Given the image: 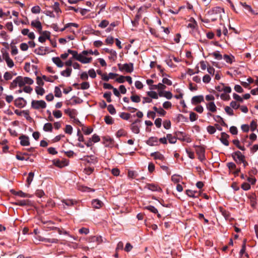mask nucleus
<instances>
[{"instance_id":"1","label":"nucleus","mask_w":258,"mask_h":258,"mask_svg":"<svg viewBox=\"0 0 258 258\" xmlns=\"http://www.w3.org/2000/svg\"><path fill=\"white\" fill-rule=\"evenodd\" d=\"M174 135L176 136L177 140L181 141H185L187 143H190L192 141L189 136L185 132L176 131L174 133Z\"/></svg>"},{"instance_id":"2","label":"nucleus","mask_w":258,"mask_h":258,"mask_svg":"<svg viewBox=\"0 0 258 258\" xmlns=\"http://www.w3.org/2000/svg\"><path fill=\"white\" fill-rule=\"evenodd\" d=\"M234 161L238 164H241V162L243 161V160L245 158V157L242 153L239 151H237L231 154Z\"/></svg>"},{"instance_id":"3","label":"nucleus","mask_w":258,"mask_h":258,"mask_svg":"<svg viewBox=\"0 0 258 258\" xmlns=\"http://www.w3.org/2000/svg\"><path fill=\"white\" fill-rule=\"evenodd\" d=\"M31 107L35 109H44L46 107L45 102L42 100H32L31 102Z\"/></svg>"},{"instance_id":"4","label":"nucleus","mask_w":258,"mask_h":258,"mask_svg":"<svg viewBox=\"0 0 258 258\" xmlns=\"http://www.w3.org/2000/svg\"><path fill=\"white\" fill-rule=\"evenodd\" d=\"M140 122L141 120L137 119L131 124V129L135 134H139L140 133Z\"/></svg>"},{"instance_id":"5","label":"nucleus","mask_w":258,"mask_h":258,"mask_svg":"<svg viewBox=\"0 0 258 258\" xmlns=\"http://www.w3.org/2000/svg\"><path fill=\"white\" fill-rule=\"evenodd\" d=\"M76 59L83 63H89L91 62V61L92 59V57H87L84 56L83 55H82V53H80V54L78 53Z\"/></svg>"},{"instance_id":"6","label":"nucleus","mask_w":258,"mask_h":258,"mask_svg":"<svg viewBox=\"0 0 258 258\" xmlns=\"http://www.w3.org/2000/svg\"><path fill=\"white\" fill-rule=\"evenodd\" d=\"M224 13V10L220 7H215L208 12V14L209 15H213L215 14H220L221 12Z\"/></svg>"},{"instance_id":"7","label":"nucleus","mask_w":258,"mask_h":258,"mask_svg":"<svg viewBox=\"0 0 258 258\" xmlns=\"http://www.w3.org/2000/svg\"><path fill=\"white\" fill-rule=\"evenodd\" d=\"M146 143L150 146L158 145V139L156 137H151L146 141Z\"/></svg>"},{"instance_id":"8","label":"nucleus","mask_w":258,"mask_h":258,"mask_svg":"<svg viewBox=\"0 0 258 258\" xmlns=\"http://www.w3.org/2000/svg\"><path fill=\"white\" fill-rule=\"evenodd\" d=\"M19 78L22 84V86H24L25 84L32 85L33 84V80L29 77H23L19 76Z\"/></svg>"},{"instance_id":"9","label":"nucleus","mask_w":258,"mask_h":258,"mask_svg":"<svg viewBox=\"0 0 258 258\" xmlns=\"http://www.w3.org/2000/svg\"><path fill=\"white\" fill-rule=\"evenodd\" d=\"M229 138V136L225 132H222L221 134V138L220 140L221 142L225 146H228L229 143L228 141V139Z\"/></svg>"},{"instance_id":"10","label":"nucleus","mask_w":258,"mask_h":258,"mask_svg":"<svg viewBox=\"0 0 258 258\" xmlns=\"http://www.w3.org/2000/svg\"><path fill=\"white\" fill-rule=\"evenodd\" d=\"M26 103V100L22 97H19L15 100V105L17 107L22 108Z\"/></svg>"},{"instance_id":"11","label":"nucleus","mask_w":258,"mask_h":258,"mask_svg":"<svg viewBox=\"0 0 258 258\" xmlns=\"http://www.w3.org/2000/svg\"><path fill=\"white\" fill-rule=\"evenodd\" d=\"M11 192L15 196H18L21 198H32L33 195L25 193L21 190L16 191L14 190H12Z\"/></svg>"},{"instance_id":"12","label":"nucleus","mask_w":258,"mask_h":258,"mask_svg":"<svg viewBox=\"0 0 258 258\" xmlns=\"http://www.w3.org/2000/svg\"><path fill=\"white\" fill-rule=\"evenodd\" d=\"M146 188H148L149 190H152L153 191H161L162 189L158 186L157 185L153 184V183H148L146 185Z\"/></svg>"},{"instance_id":"13","label":"nucleus","mask_w":258,"mask_h":258,"mask_svg":"<svg viewBox=\"0 0 258 258\" xmlns=\"http://www.w3.org/2000/svg\"><path fill=\"white\" fill-rule=\"evenodd\" d=\"M20 140V144L23 146H27L30 145L28 137L22 135L19 137Z\"/></svg>"},{"instance_id":"14","label":"nucleus","mask_w":258,"mask_h":258,"mask_svg":"<svg viewBox=\"0 0 258 258\" xmlns=\"http://www.w3.org/2000/svg\"><path fill=\"white\" fill-rule=\"evenodd\" d=\"M204 101V97L203 95H198L194 96L191 99V103L196 105L201 103Z\"/></svg>"},{"instance_id":"15","label":"nucleus","mask_w":258,"mask_h":258,"mask_svg":"<svg viewBox=\"0 0 258 258\" xmlns=\"http://www.w3.org/2000/svg\"><path fill=\"white\" fill-rule=\"evenodd\" d=\"M64 112L65 113L67 114L72 119L75 118L78 113L76 109L70 108L65 109Z\"/></svg>"},{"instance_id":"16","label":"nucleus","mask_w":258,"mask_h":258,"mask_svg":"<svg viewBox=\"0 0 258 258\" xmlns=\"http://www.w3.org/2000/svg\"><path fill=\"white\" fill-rule=\"evenodd\" d=\"M21 81L19 78V76L17 77L13 81V82L11 83L10 85V89H14L18 85L20 87H22V84L21 83Z\"/></svg>"},{"instance_id":"17","label":"nucleus","mask_w":258,"mask_h":258,"mask_svg":"<svg viewBox=\"0 0 258 258\" xmlns=\"http://www.w3.org/2000/svg\"><path fill=\"white\" fill-rule=\"evenodd\" d=\"M150 155L155 160L159 159L161 161H163L165 159L164 155L158 151L152 153Z\"/></svg>"},{"instance_id":"18","label":"nucleus","mask_w":258,"mask_h":258,"mask_svg":"<svg viewBox=\"0 0 258 258\" xmlns=\"http://www.w3.org/2000/svg\"><path fill=\"white\" fill-rule=\"evenodd\" d=\"M194 147L196 148V152L198 155L205 154V148L204 146L194 145Z\"/></svg>"},{"instance_id":"19","label":"nucleus","mask_w":258,"mask_h":258,"mask_svg":"<svg viewBox=\"0 0 258 258\" xmlns=\"http://www.w3.org/2000/svg\"><path fill=\"white\" fill-rule=\"evenodd\" d=\"M15 204L17 206H30L31 205V201L29 200H18Z\"/></svg>"},{"instance_id":"20","label":"nucleus","mask_w":258,"mask_h":258,"mask_svg":"<svg viewBox=\"0 0 258 258\" xmlns=\"http://www.w3.org/2000/svg\"><path fill=\"white\" fill-rule=\"evenodd\" d=\"M92 205L95 209H99L102 206L103 203L100 200L95 199L92 201Z\"/></svg>"},{"instance_id":"21","label":"nucleus","mask_w":258,"mask_h":258,"mask_svg":"<svg viewBox=\"0 0 258 258\" xmlns=\"http://www.w3.org/2000/svg\"><path fill=\"white\" fill-rule=\"evenodd\" d=\"M223 58L226 62L230 64H231L235 60V57L232 55L224 54Z\"/></svg>"},{"instance_id":"22","label":"nucleus","mask_w":258,"mask_h":258,"mask_svg":"<svg viewBox=\"0 0 258 258\" xmlns=\"http://www.w3.org/2000/svg\"><path fill=\"white\" fill-rule=\"evenodd\" d=\"M61 202L67 206H72L77 204V201L72 199H63Z\"/></svg>"},{"instance_id":"23","label":"nucleus","mask_w":258,"mask_h":258,"mask_svg":"<svg viewBox=\"0 0 258 258\" xmlns=\"http://www.w3.org/2000/svg\"><path fill=\"white\" fill-rule=\"evenodd\" d=\"M207 108L211 112H215L216 111L217 107L214 102H210L207 104Z\"/></svg>"},{"instance_id":"24","label":"nucleus","mask_w":258,"mask_h":258,"mask_svg":"<svg viewBox=\"0 0 258 258\" xmlns=\"http://www.w3.org/2000/svg\"><path fill=\"white\" fill-rule=\"evenodd\" d=\"M249 198L250 202V206L253 208H255L256 207V205L257 204L256 198L255 195L252 194V195L249 196Z\"/></svg>"},{"instance_id":"25","label":"nucleus","mask_w":258,"mask_h":258,"mask_svg":"<svg viewBox=\"0 0 258 258\" xmlns=\"http://www.w3.org/2000/svg\"><path fill=\"white\" fill-rule=\"evenodd\" d=\"M52 61L59 68H61L63 66V63L61 60L60 58L58 57H53Z\"/></svg>"},{"instance_id":"26","label":"nucleus","mask_w":258,"mask_h":258,"mask_svg":"<svg viewBox=\"0 0 258 258\" xmlns=\"http://www.w3.org/2000/svg\"><path fill=\"white\" fill-rule=\"evenodd\" d=\"M124 70L127 73H131L134 70V66L133 63H125L123 64Z\"/></svg>"},{"instance_id":"27","label":"nucleus","mask_w":258,"mask_h":258,"mask_svg":"<svg viewBox=\"0 0 258 258\" xmlns=\"http://www.w3.org/2000/svg\"><path fill=\"white\" fill-rule=\"evenodd\" d=\"M31 25L32 26L37 28L39 31H41L42 25L41 22L39 21H33L31 22Z\"/></svg>"},{"instance_id":"28","label":"nucleus","mask_w":258,"mask_h":258,"mask_svg":"<svg viewBox=\"0 0 258 258\" xmlns=\"http://www.w3.org/2000/svg\"><path fill=\"white\" fill-rule=\"evenodd\" d=\"M72 102H70L69 103H68V104L70 105H74L76 104H80L83 102V100L80 99V98L76 97V96H73L72 98Z\"/></svg>"},{"instance_id":"29","label":"nucleus","mask_w":258,"mask_h":258,"mask_svg":"<svg viewBox=\"0 0 258 258\" xmlns=\"http://www.w3.org/2000/svg\"><path fill=\"white\" fill-rule=\"evenodd\" d=\"M118 75L117 74L114 73V81L117 82L119 83H123L125 81V76H119L118 78H115V77L118 76Z\"/></svg>"},{"instance_id":"30","label":"nucleus","mask_w":258,"mask_h":258,"mask_svg":"<svg viewBox=\"0 0 258 258\" xmlns=\"http://www.w3.org/2000/svg\"><path fill=\"white\" fill-rule=\"evenodd\" d=\"M166 137L170 144H175L176 142L177 138L175 135L173 136L171 134H167Z\"/></svg>"},{"instance_id":"31","label":"nucleus","mask_w":258,"mask_h":258,"mask_svg":"<svg viewBox=\"0 0 258 258\" xmlns=\"http://www.w3.org/2000/svg\"><path fill=\"white\" fill-rule=\"evenodd\" d=\"M72 70L70 68H68L66 70L61 72V75L63 76L69 77L71 76Z\"/></svg>"},{"instance_id":"32","label":"nucleus","mask_w":258,"mask_h":258,"mask_svg":"<svg viewBox=\"0 0 258 258\" xmlns=\"http://www.w3.org/2000/svg\"><path fill=\"white\" fill-rule=\"evenodd\" d=\"M34 176V174L33 172H29L27 178V187H29L31 182L33 179V177Z\"/></svg>"},{"instance_id":"33","label":"nucleus","mask_w":258,"mask_h":258,"mask_svg":"<svg viewBox=\"0 0 258 258\" xmlns=\"http://www.w3.org/2000/svg\"><path fill=\"white\" fill-rule=\"evenodd\" d=\"M240 5H241L246 10L251 13V14H254V12L252 10V8L250 6L247 5L245 3H240Z\"/></svg>"},{"instance_id":"34","label":"nucleus","mask_w":258,"mask_h":258,"mask_svg":"<svg viewBox=\"0 0 258 258\" xmlns=\"http://www.w3.org/2000/svg\"><path fill=\"white\" fill-rule=\"evenodd\" d=\"M82 130L84 134L87 135H90L93 132L92 128L90 127H86L84 125L82 126Z\"/></svg>"},{"instance_id":"35","label":"nucleus","mask_w":258,"mask_h":258,"mask_svg":"<svg viewBox=\"0 0 258 258\" xmlns=\"http://www.w3.org/2000/svg\"><path fill=\"white\" fill-rule=\"evenodd\" d=\"M52 125L51 123H46L43 126V130L45 132H52Z\"/></svg>"},{"instance_id":"36","label":"nucleus","mask_w":258,"mask_h":258,"mask_svg":"<svg viewBox=\"0 0 258 258\" xmlns=\"http://www.w3.org/2000/svg\"><path fill=\"white\" fill-rule=\"evenodd\" d=\"M147 95L150 97L151 99H157L158 98V95L157 93L153 91H148L147 92Z\"/></svg>"},{"instance_id":"37","label":"nucleus","mask_w":258,"mask_h":258,"mask_svg":"<svg viewBox=\"0 0 258 258\" xmlns=\"http://www.w3.org/2000/svg\"><path fill=\"white\" fill-rule=\"evenodd\" d=\"M144 208L145 209H147L153 213H158V210L153 206L149 205L145 207Z\"/></svg>"},{"instance_id":"38","label":"nucleus","mask_w":258,"mask_h":258,"mask_svg":"<svg viewBox=\"0 0 258 258\" xmlns=\"http://www.w3.org/2000/svg\"><path fill=\"white\" fill-rule=\"evenodd\" d=\"M197 192L196 191H194L190 189H187L185 191L186 194L189 197H191L193 198H196L198 196H195V194Z\"/></svg>"},{"instance_id":"39","label":"nucleus","mask_w":258,"mask_h":258,"mask_svg":"<svg viewBox=\"0 0 258 258\" xmlns=\"http://www.w3.org/2000/svg\"><path fill=\"white\" fill-rule=\"evenodd\" d=\"M131 115L129 113H126V112H121L119 114L120 117H121L122 119L127 120L130 118Z\"/></svg>"},{"instance_id":"40","label":"nucleus","mask_w":258,"mask_h":258,"mask_svg":"<svg viewBox=\"0 0 258 258\" xmlns=\"http://www.w3.org/2000/svg\"><path fill=\"white\" fill-rule=\"evenodd\" d=\"M127 134V133L123 129H120L117 131L116 133V136L117 138H120L122 136H125Z\"/></svg>"},{"instance_id":"41","label":"nucleus","mask_w":258,"mask_h":258,"mask_svg":"<svg viewBox=\"0 0 258 258\" xmlns=\"http://www.w3.org/2000/svg\"><path fill=\"white\" fill-rule=\"evenodd\" d=\"M70 26H73V27L78 28L79 27V25L77 24L74 23H68V24H66V25L64 26V27L63 28L60 29V31H61V32L63 31L65 29L69 28Z\"/></svg>"},{"instance_id":"42","label":"nucleus","mask_w":258,"mask_h":258,"mask_svg":"<svg viewBox=\"0 0 258 258\" xmlns=\"http://www.w3.org/2000/svg\"><path fill=\"white\" fill-rule=\"evenodd\" d=\"M131 100L132 101L135 103H139L141 101V98L140 97L139 95H132L131 96Z\"/></svg>"},{"instance_id":"43","label":"nucleus","mask_w":258,"mask_h":258,"mask_svg":"<svg viewBox=\"0 0 258 258\" xmlns=\"http://www.w3.org/2000/svg\"><path fill=\"white\" fill-rule=\"evenodd\" d=\"M157 68L159 70V71L160 72V75L162 77H169L168 75H167V74L164 73V69L162 68L161 65L157 64Z\"/></svg>"},{"instance_id":"44","label":"nucleus","mask_w":258,"mask_h":258,"mask_svg":"<svg viewBox=\"0 0 258 258\" xmlns=\"http://www.w3.org/2000/svg\"><path fill=\"white\" fill-rule=\"evenodd\" d=\"M207 130L209 134L211 135L214 134L216 131L215 127L212 125L208 126L207 127Z\"/></svg>"},{"instance_id":"45","label":"nucleus","mask_w":258,"mask_h":258,"mask_svg":"<svg viewBox=\"0 0 258 258\" xmlns=\"http://www.w3.org/2000/svg\"><path fill=\"white\" fill-rule=\"evenodd\" d=\"M211 55L215 57L218 60H221L223 58L222 55L219 53V51H217L213 52Z\"/></svg>"},{"instance_id":"46","label":"nucleus","mask_w":258,"mask_h":258,"mask_svg":"<svg viewBox=\"0 0 258 258\" xmlns=\"http://www.w3.org/2000/svg\"><path fill=\"white\" fill-rule=\"evenodd\" d=\"M109 79H113V73H110L109 76L104 74L102 75V79L105 81H108Z\"/></svg>"},{"instance_id":"47","label":"nucleus","mask_w":258,"mask_h":258,"mask_svg":"<svg viewBox=\"0 0 258 258\" xmlns=\"http://www.w3.org/2000/svg\"><path fill=\"white\" fill-rule=\"evenodd\" d=\"M111 92H107L104 94L103 97L105 98L108 102H111Z\"/></svg>"},{"instance_id":"48","label":"nucleus","mask_w":258,"mask_h":258,"mask_svg":"<svg viewBox=\"0 0 258 258\" xmlns=\"http://www.w3.org/2000/svg\"><path fill=\"white\" fill-rule=\"evenodd\" d=\"M221 212L222 213V215L225 217V218L226 220L229 219L230 217V214L228 211H226V210L222 209L221 210Z\"/></svg>"},{"instance_id":"49","label":"nucleus","mask_w":258,"mask_h":258,"mask_svg":"<svg viewBox=\"0 0 258 258\" xmlns=\"http://www.w3.org/2000/svg\"><path fill=\"white\" fill-rule=\"evenodd\" d=\"M52 8L54 10V11L56 13H61V10L59 8V4L57 2H55L53 6H52Z\"/></svg>"},{"instance_id":"50","label":"nucleus","mask_w":258,"mask_h":258,"mask_svg":"<svg viewBox=\"0 0 258 258\" xmlns=\"http://www.w3.org/2000/svg\"><path fill=\"white\" fill-rule=\"evenodd\" d=\"M198 118V115L194 112H190L189 114V119L191 121H194L196 120Z\"/></svg>"},{"instance_id":"51","label":"nucleus","mask_w":258,"mask_h":258,"mask_svg":"<svg viewBox=\"0 0 258 258\" xmlns=\"http://www.w3.org/2000/svg\"><path fill=\"white\" fill-rule=\"evenodd\" d=\"M35 91L38 95H43L45 92L44 89L42 87H36Z\"/></svg>"},{"instance_id":"52","label":"nucleus","mask_w":258,"mask_h":258,"mask_svg":"<svg viewBox=\"0 0 258 258\" xmlns=\"http://www.w3.org/2000/svg\"><path fill=\"white\" fill-rule=\"evenodd\" d=\"M54 95L56 97H60L61 96V91L58 87H55L54 89Z\"/></svg>"},{"instance_id":"53","label":"nucleus","mask_w":258,"mask_h":258,"mask_svg":"<svg viewBox=\"0 0 258 258\" xmlns=\"http://www.w3.org/2000/svg\"><path fill=\"white\" fill-rule=\"evenodd\" d=\"M41 9L39 6H36L32 8L31 12L33 14H39L40 12Z\"/></svg>"},{"instance_id":"54","label":"nucleus","mask_w":258,"mask_h":258,"mask_svg":"<svg viewBox=\"0 0 258 258\" xmlns=\"http://www.w3.org/2000/svg\"><path fill=\"white\" fill-rule=\"evenodd\" d=\"M225 111L228 115L230 116H232L234 115L233 109L228 106L225 107Z\"/></svg>"},{"instance_id":"55","label":"nucleus","mask_w":258,"mask_h":258,"mask_svg":"<svg viewBox=\"0 0 258 258\" xmlns=\"http://www.w3.org/2000/svg\"><path fill=\"white\" fill-rule=\"evenodd\" d=\"M163 126L166 129L168 130L171 127V121L169 120H165L163 121Z\"/></svg>"},{"instance_id":"56","label":"nucleus","mask_w":258,"mask_h":258,"mask_svg":"<svg viewBox=\"0 0 258 258\" xmlns=\"http://www.w3.org/2000/svg\"><path fill=\"white\" fill-rule=\"evenodd\" d=\"M137 175L138 174L136 173L134 171L129 170L128 171L127 176L129 178L133 179L136 178Z\"/></svg>"},{"instance_id":"57","label":"nucleus","mask_w":258,"mask_h":258,"mask_svg":"<svg viewBox=\"0 0 258 258\" xmlns=\"http://www.w3.org/2000/svg\"><path fill=\"white\" fill-rule=\"evenodd\" d=\"M233 98L237 101H238L239 102H243V100L242 97H241L239 95L237 94L236 93H233Z\"/></svg>"},{"instance_id":"58","label":"nucleus","mask_w":258,"mask_h":258,"mask_svg":"<svg viewBox=\"0 0 258 258\" xmlns=\"http://www.w3.org/2000/svg\"><path fill=\"white\" fill-rule=\"evenodd\" d=\"M241 187L244 190H248L250 188V185L247 182H243L241 184Z\"/></svg>"},{"instance_id":"59","label":"nucleus","mask_w":258,"mask_h":258,"mask_svg":"<svg viewBox=\"0 0 258 258\" xmlns=\"http://www.w3.org/2000/svg\"><path fill=\"white\" fill-rule=\"evenodd\" d=\"M64 132L66 134L71 135L73 132V127L70 125H67L66 126Z\"/></svg>"},{"instance_id":"60","label":"nucleus","mask_w":258,"mask_h":258,"mask_svg":"<svg viewBox=\"0 0 258 258\" xmlns=\"http://www.w3.org/2000/svg\"><path fill=\"white\" fill-rule=\"evenodd\" d=\"M186 152L189 158L194 159L195 158L194 152L188 149H186Z\"/></svg>"},{"instance_id":"61","label":"nucleus","mask_w":258,"mask_h":258,"mask_svg":"<svg viewBox=\"0 0 258 258\" xmlns=\"http://www.w3.org/2000/svg\"><path fill=\"white\" fill-rule=\"evenodd\" d=\"M227 167L230 169V170H235L236 168V164L233 162H228L227 163Z\"/></svg>"},{"instance_id":"62","label":"nucleus","mask_w":258,"mask_h":258,"mask_svg":"<svg viewBox=\"0 0 258 258\" xmlns=\"http://www.w3.org/2000/svg\"><path fill=\"white\" fill-rule=\"evenodd\" d=\"M256 127H257L256 122L254 120L251 121V122H250V130L252 132H253L256 130Z\"/></svg>"},{"instance_id":"63","label":"nucleus","mask_w":258,"mask_h":258,"mask_svg":"<svg viewBox=\"0 0 258 258\" xmlns=\"http://www.w3.org/2000/svg\"><path fill=\"white\" fill-rule=\"evenodd\" d=\"M229 131L233 135H237L238 133L237 128L235 126H232L230 127Z\"/></svg>"},{"instance_id":"64","label":"nucleus","mask_w":258,"mask_h":258,"mask_svg":"<svg viewBox=\"0 0 258 258\" xmlns=\"http://www.w3.org/2000/svg\"><path fill=\"white\" fill-rule=\"evenodd\" d=\"M104 121L107 124H111L112 123V117L109 115H106L105 116Z\"/></svg>"}]
</instances>
